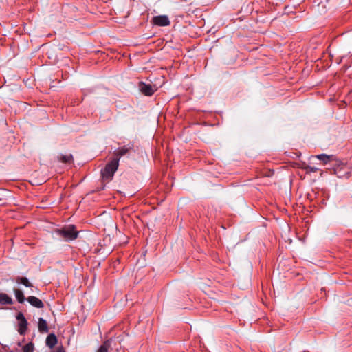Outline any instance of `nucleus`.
Masks as SVG:
<instances>
[{
  "label": "nucleus",
  "instance_id": "obj_11",
  "mask_svg": "<svg viewBox=\"0 0 352 352\" xmlns=\"http://www.w3.org/2000/svg\"><path fill=\"white\" fill-rule=\"evenodd\" d=\"M57 343L56 336L54 333L47 336L46 338V344L50 348H53Z\"/></svg>",
  "mask_w": 352,
  "mask_h": 352
},
{
  "label": "nucleus",
  "instance_id": "obj_2",
  "mask_svg": "<svg viewBox=\"0 0 352 352\" xmlns=\"http://www.w3.org/2000/svg\"><path fill=\"white\" fill-rule=\"evenodd\" d=\"M119 166V159L114 158L111 162L107 163L104 169L102 170L101 173L102 178L107 181L112 179L115 172L117 170Z\"/></svg>",
  "mask_w": 352,
  "mask_h": 352
},
{
  "label": "nucleus",
  "instance_id": "obj_15",
  "mask_svg": "<svg viewBox=\"0 0 352 352\" xmlns=\"http://www.w3.org/2000/svg\"><path fill=\"white\" fill-rule=\"evenodd\" d=\"M110 346V342L105 341L102 345L98 349L97 352H108V349Z\"/></svg>",
  "mask_w": 352,
  "mask_h": 352
},
{
  "label": "nucleus",
  "instance_id": "obj_14",
  "mask_svg": "<svg viewBox=\"0 0 352 352\" xmlns=\"http://www.w3.org/2000/svg\"><path fill=\"white\" fill-rule=\"evenodd\" d=\"M16 281L18 283L23 284L27 287H32V284L29 281V280L26 277H17Z\"/></svg>",
  "mask_w": 352,
  "mask_h": 352
},
{
  "label": "nucleus",
  "instance_id": "obj_9",
  "mask_svg": "<svg viewBox=\"0 0 352 352\" xmlns=\"http://www.w3.org/2000/svg\"><path fill=\"white\" fill-rule=\"evenodd\" d=\"M38 328L41 333H47L49 331L46 320L42 318L38 319Z\"/></svg>",
  "mask_w": 352,
  "mask_h": 352
},
{
  "label": "nucleus",
  "instance_id": "obj_7",
  "mask_svg": "<svg viewBox=\"0 0 352 352\" xmlns=\"http://www.w3.org/2000/svg\"><path fill=\"white\" fill-rule=\"evenodd\" d=\"M311 157L317 158L318 160L322 162L324 164H327L329 162L335 160V156L333 155H327L326 154H320L316 156H312Z\"/></svg>",
  "mask_w": 352,
  "mask_h": 352
},
{
  "label": "nucleus",
  "instance_id": "obj_3",
  "mask_svg": "<svg viewBox=\"0 0 352 352\" xmlns=\"http://www.w3.org/2000/svg\"><path fill=\"white\" fill-rule=\"evenodd\" d=\"M138 89L142 94L148 96H152L157 90L155 85L146 84L144 82H139Z\"/></svg>",
  "mask_w": 352,
  "mask_h": 352
},
{
  "label": "nucleus",
  "instance_id": "obj_12",
  "mask_svg": "<svg viewBox=\"0 0 352 352\" xmlns=\"http://www.w3.org/2000/svg\"><path fill=\"white\" fill-rule=\"evenodd\" d=\"M59 161L65 164H71L73 162V156L71 154L69 155H60L58 157Z\"/></svg>",
  "mask_w": 352,
  "mask_h": 352
},
{
  "label": "nucleus",
  "instance_id": "obj_6",
  "mask_svg": "<svg viewBox=\"0 0 352 352\" xmlns=\"http://www.w3.org/2000/svg\"><path fill=\"white\" fill-rule=\"evenodd\" d=\"M27 301L33 307L36 308H43L44 303L38 298L36 296H29L26 298Z\"/></svg>",
  "mask_w": 352,
  "mask_h": 352
},
{
  "label": "nucleus",
  "instance_id": "obj_17",
  "mask_svg": "<svg viewBox=\"0 0 352 352\" xmlns=\"http://www.w3.org/2000/svg\"><path fill=\"white\" fill-rule=\"evenodd\" d=\"M303 168L306 170L307 173H316L319 169L314 166H305Z\"/></svg>",
  "mask_w": 352,
  "mask_h": 352
},
{
  "label": "nucleus",
  "instance_id": "obj_16",
  "mask_svg": "<svg viewBox=\"0 0 352 352\" xmlns=\"http://www.w3.org/2000/svg\"><path fill=\"white\" fill-rule=\"evenodd\" d=\"M34 344L32 342H30L25 344L23 348V352H33L34 351Z\"/></svg>",
  "mask_w": 352,
  "mask_h": 352
},
{
  "label": "nucleus",
  "instance_id": "obj_10",
  "mask_svg": "<svg viewBox=\"0 0 352 352\" xmlns=\"http://www.w3.org/2000/svg\"><path fill=\"white\" fill-rule=\"evenodd\" d=\"M131 147L123 146L119 148L118 151H115L114 155H116V158H120L125 155H126L131 151Z\"/></svg>",
  "mask_w": 352,
  "mask_h": 352
},
{
  "label": "nucleus",
  "instance_id": "obj_8",
  "mask_svg": "<svg viewBox=\"0 0 352 352\" xmlns=\"http://www.w3.org/2000/svg\"><path fill=\"white\" fill-rule=\"evenodd\" d=\"M12 298L5 293H0V304L1 305H12Z\"/></svg>",
  "mask_w": 352,
  "mask_h": 352
},
{
  "label": "nucleus",
  "instance_id": "obj_18",
  "mask_svg": "<svg viewBox=\"0 0 352 352\" xmlns=\"http://www.w3.org/2000/svg\"><path fill=\"white\" fill-rule=\"evenodd\" d=\"M54 352H65V350L63 346H60Z\"/></svg>",
  "mask_w": 352,
  "mask_h": 352
},
{
  "label": "nucleus",
  "instance_id": "obj_13",
  "mask_svg": "<svg viewBox=\"0 0 352 352\" xmlns=\"http://www.w3.org/2000/svg\"><path fill=\"white\" fill-rule=\"evenodd\" d=\"M14 292L15 294L16 298L19 303H23L25 298L24 296V294L22 291L18 289H14Z\"/></svg>",
  "mask_w": 352,
  "mask_h": 352
},
{
  "label": "nucleus",
  "instance_id": "obj_4",
  "mask_svg": "<svg viewBox=\"0 0 352 352\" xmlns=\"http://www.w3.org/2000/svg\"><path fill=\"white\" fill-rule=\"evenodd\" d=\"M16 319L19 321L18 331L21 335H24L27 330L28 321L21 312L16 315Z\"/></svg>",
  "mask_w": 352,
  "mask_h": 352
},
{
  "label": "nucleus",
  "instance_id": "obj_1",
  "mask_svg": "<svg viewBox=\"0 0 352 352\" xmlns=\"http://www.w3.org/2000/svg\"><path fill=\"white\" fill-rule=\"evenodd\" d=\"M55 233L65 241H73L78 237V232L74 225H68L60 229H56Z\"/></svg>",
  "mask_w": 352,
  "mask_h": 352
},
{
  "label": "nucleus",
  "instance_id": "obj_5",
  "mask_svg": "<svg viewBox=\"0 0 352 352\" xmlns=\"http://www.w3.org/2000/svg\"><path fill=\"white\" fill-rule=\"evenodd\" d=\"M152 23L157 26H168L170 25V20L166 15H160L153 16Z\"/></svg>",
  "mask_w": 352,
  "mask_h": 352
}]
</instances>
